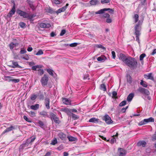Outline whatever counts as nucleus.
Instances as JSON below:
<instances>
[{"label":"nucleus","mask_w":156,"mask_h":156,"mask_svg":"<svg viewBox=\"0 0 156 156\" xmlns=\"http://www.w3.org/2000/svg\"><path fill=\"white\" fill-rule=\"evenodd\" d=\"M125 64L129 67L132 69H136L137 67V62L136 60L134 58L130 56L128 57L126 59Z\"/></svg>","instance_id":"1"},{"label":"nucleus","mask_w":156,"mask_h":156,"mask_svg":"<svg viewBox=\"0 0 156 156\" xmlns=\"http://www.w3.org/2000/svg\"><path fill=\"white\" fill-rule=\"evenodd\" d=\"M135 34L136 35V41H137L139 43H140L139 37L141 33L140 31L141 29V27L140 24L139 23L136 24L134 26Z\"/></svg>","instance_id":"2"},{"label":"nucleus","mask_w":156,"mask_h":156,"mask_svg":"<svg viewBox=\"0 0 156 156\" xmlns=\"http://www.w3.org/2000/svg\"><path fill=\"white\" fill-rule=\"evenodd\" d=\"M154 119L152 117H150L148 119H144L140 122L139 123V125L142 126L146 124L147 123L150 122H154Z\"/></svg>","instance_id":"3"},{"label":"nucleus","mask_w":156,"mask_h":156,"mask_svg":"<svg viewBox=\"0 0 156 156\" xmlns=\"http://www.w3.org/2000/svg\"><path fill=\"white\" fill-rule=\"evenodd\" d=\"M137 91L140 93L146 95L148 96L150 94V92L148 90L141 87H139L137 89Z\"/></svg>","instance_id":"4"},{"label":"nucleus","mask_w":156,"mask_h":156,"mask_svg":"<svg viewBox=\"0 0 156 156\" xmlns=\"http://www.w3.org/2000/svg\"><path fill=\"white\" fill-rule=\"evenodd\" d=\"M50 116L51 119H53L55 123L59 124L61 122L59 118L53 113H50Z\"/></svg>","instance_id":"5"},{"label":"nucleus","mask_w":156,"mask_h":156,"mask_svg":"<svg viewBox=\"0 0 156 156\" xmlns=\"http://www.w3.org/2000/svg\"><path fill=\"white\" fill-rule=\"evenodd\" d=\"M48 80V77L46 74H44L41 80V82L43 86H44L47 85Z\"/></svg>","instance_id":"6"},{"label":"nucleus","mask_w":156,"mask_h":156,"mask_svg":"<svg viewBox=\"0 0 156 156\" xmlns=\"http://www.w3.org/2000/svg\"><path fill=\"white\" fill-rule=\"evenodd\" d=\"M108 11L109 12L113 14L114 12V9L110 8H105L103 9H101L99 10L98 11L96 12L95 13L96 14H101L103 13L105 11Z\"/></svg>","instance_id":"7"},{"label":"nucleus","mask_w":156,"mask_h":156,"mask_svg":"<svg viewBox=\"0 0 156 156\" xmlns=\"http://www.w3.org/2000/svg\"><path fill=\"white\" fill-rule=\"evenodd\" d=\"M102 119L105 121L106 123L108 124L111 123L113 122L110 117L108 114H105L102 117Z\"/></svg>","instance_id":"8"},{"label":"nucleus","mask_w":156,"mask_h":156,"mask_svg":"<svg viewBox=\"0 0 156 156\" xmlns=\"http://www.w3.org/2000/svg\"><path fill=\"white\" fill-rule=\"evenodd\" d=\"M16 12L19 15L23 16L24 18H27L28 17V13H27L20 9H17Z\"/></svg>","instance_id":"9"},{"label":"nucleus","mask_w":156,"mask_h":156,"mask_svg":"<svg viewBox=\"0 0 156 156\" xmlns=\"http://www.w3.org/2000/svg\"><path fill=\"white\" fill-rule=\"evenodd\" d=\"M15 11V3H14L12 9L8 13L7 15V16L9 17H12V15L14 14Z\"/></svg>","instance_id":"10"},{"label":"nucleus","mask_w":156,"mask_h":156,"mask_svg":"<svg viewBox=\"0 0 156 156\" xmlns=\"http://www.w3.org/2000/svg\"><path fill=\"white\" fill-rule=\"evenodd\" d=\"M118 151L119 153V156H125L126 153V151L122 148H118Z\"/></svg>","instance_id":"11"},{"label":"nucleus","mask_w":156,"mask_h":156,"mask_svg":"<svg viewBox=\"0 0 156 156\" xmlns=\"http://www.w3.org/2000/svg\"><path fill=\"white\" fill-rule=\"evenodd\" d=\"M39 26L41 28H50L51 26V25L50 23H40L39 24Z\"/></svg>","instance_id":"12"},{"label":"nucleus","mask_w":156,"mask_h":156,"mask_svg":"<svg viewBox=\"0 0 156 156\" xmlns=\"http://www.w3.org/2000/svg\"><path fill=\"white\" fill-rule=\"evenodd\" d=\"M144 77L147 79H150L153 81L154 80V78L151 73L144 74Z\"/></svg>","instance_id":"13"},{"label":"nucleus","mask_w":156,"mask_h":156,"mask_svg":"<svg viewBox=\"0 0 156 156\" xmlns=\"http://www.w3.org/2000/svg\"><path fill=\"white\" fill-rule=\"evenodd\" d=\"M60 110L61 112H65L68 115H70V109L68 108H62L60 109Z\"/></svg>","instance_id":"14"},{"label":"nucleus","mask_w":156,"mask_h":156,"mask_svg":"<svg viewBox=\"0 0 156 156\" xmlns=\"http://www.w3.org/2000/svg\"><path fill=\"white\" fill-rule=\"evenodd\" d=\"M14 129V127L12 126H11L10 127L8 128L5 129L4 131L2 133V135L5 133L11 131Z\"/></svg>","instance_id":"15"},{"label":"nucleus","mask_w":156,"mask_h":156,"mask_svg":"<svg viewBox=\"0 0 156 156\" xmlns=\"http://www.w3.org/2000/svg\"><path fill=\"white\" fill-rule=\"evenodd\" d=\"M59 137L62 140H65L66 139V135L62 132H60L58 134Z\"/></svg>","instance_id":"16"},{"label":"nucleus","mask_w":156,"mask_h":156,"mask_svg":"<svg viewBox=\"0 0 156 156\" xmlns=\"http://www.w3.org/2000/svg\"><path fill=\"white\" fill-rule=\"evenodd\" d=\"M62 101L63 102V103L67 105H71V101L70 100L68 99H67L66 98H62Z\"/></svg>","instance_id":"17"},{"label":"nucleus","mask_w":156,"mask_h":156,"mask_svg":"<svg viewBox=\"0 0 156 156\" xmlns=\"http://www.w3.org/2000/svg\"><path fill=\"white\" fill-rule=\"evenodd\" d=\"M45 105L47 109H49L50 108V99L49 98H46L45 99Z\"/></svg>","instance_id":"18"},{"label":"nucleus","mask_w":156,"mask_h":156,"mask_svg":"<svg viewBox=\"0 0 156 156\" xmlns=\"http://www.w3.org/2000/svg\"><path fill=\"white\" fill-rule=\"evenodd\" d=\"M32 137H31L29 138V139H28L27 140V142H26V143H27V144H32L34 140H35L36 139V136H33V138L30 140L31 138Z\"/></svg>","instance_id":"19"},{"label":"nucleus","mask_w":156,"mask_h":156,"mask_svg":"<svg viewBox=\"0 0 156 156\" xmlns=\"http://www.w3.org/2000/svg\"><path fill=\"white\" fill-rule=\"evenodd\" d=\"M147 143L144 141H141L137 143V145L138 146H142L143 147H145Z\"/></svg>","instance_id":"20"},{"label":"nucleus","mask_w":156,"mask_h":156,"mask_svg":"<svg viewBox=\"0 0 156 156\" xmlns=\"http://www.w3.org/2000/svg\"><path fill=\"white\" fill-rule=\"evenodd\" d=\"M12 64L13 66H12V68H20L21 67L18 64V62L14 61H12Z\"/></svg>","instance_id":"21"},{"label":"nucleus","mask_w":156,"mask_h":156,"mask_svg":"<svg viewBox=\"0 0 156 156\" xmlns=\"http://www.w3.org/2000/svg\"><path fill=\"white\" fill-rule=\"evenodd\" d=\"M120 58L125 63L126 61V59H128V57H126L124 54L122 53L120 54Z\"/></svg>","instance_id":"22"},{"label":"nucleus","mask_w":156,"mask_h":156,"mask_svg":"<svg viewBox=\"0 0 156 156\" xmlns=\"http://www.w3.org/2000/svg\"><path fill=\"white\" fill-rule=\"evenodd\" d=\"M39 105L37 104H36L35 105H32L30 106V108L31 109L36 110H37L39 108Z\"/></svg>","instance_id":"23"},{"label":"nucleus","mask_w":156,"mask_h":156,"mask_svg":"<svg viewBox=\"0 0 156 156\" xmlns=\"http://www.w3.org/2000/svg\"><path fill=\"white\" fill-rule=\"evenodd\" d=\"M43 66L41 65H37L35 66H33L32 67L31 69L34 71H37V69L39 68L41 69L42 68Z\"/></svg>","instance_id":"24"},{"label":"nucleus","mask_w":156,"mask_h":156,"mask_svg":"<svg viewBox=\"0 0 156 156\" xmlns=\"http://www.w3.org/2000/svg\"><path fill=\"white\" fill-rule=\"evenodd\" d=\"M134 96V94L133 93L130 94L127 97V100L129 102H130L131 101L133 98Z\"/></svg>","instance_id":"25"},{"label":"nucleus","mask_w":156,"mask_h":156,"mask_svg":"<svg viewBox=\"0 0 156 156\" xmlns=\"http://www.w3.org/2000/svg\"><path fill=\"white\" fill-rule=\"evenodd\" d=\"M99 119L95 118H92L90 119L89 122H90L98 123V122Z\"/></svg>","instance_id":"26"},{"label":"nucleus","mask_w":156,"mask_h":156,"mask_svg":"<svg viewBox=\"0 0 156 156\" xmlns=\"http://www.w3.org/2000/svg\"><path fill=\"white\" fill-rule=\"evenodd\" d=\"M70 116H71L72 119L74 120L78 119L79 118V116L76 115L71 112Z\"/></svg>","instance_id":"27"},{"label":"nucleus","mask_w":156,"mask_h":156,"mask_svg":"<svg viewBox=\"0 0 156 156\" xmlns=\"http://www.w3.org/2000/svg\"><path fill=\"white\" fill-rule=\"evenodd\" d=\"M106 58L105 56L101 55V56L98 57L97 58V60L98 61L101 62H103L105 61V59Z\"/></svg>","instance_id":"28"},{"label":"nucleus","mask_w":156,"mask_h":156,"mask_svg":"<svg viewBox=\"0 0 156 156\" xmlns=\"http://www.w3.org/2000/svg\"><path fill=\"white\" fill-rule=\"evenodd\" d=\"M127 82L129 83H131L132 82V77L129 75H127Z\"/></svg>","instance_id":"29"},{"label":"nucleus","mask_w":156,"mask_h":156,"mask_svg":"<svg viewBox=\"0 0 156 156\" xmlns=\"http://www.w3.org/2000/svg\"><path fill=\"white\" fill-rule=\"evenodd\" d=\"M66 10V8L65 7H62V8L59 9L56 11V13H59L62 12H64Z\"/></svg>","instance_id":"30"},{"label":"nucleus","mask_w":156,"mask_h":156,"mask_svg":"<svg viewBox=\"0 0 156 156\" xmlns=\"http://www.w3.org/2000/svg\"><path fill=\"white\" fill-rule=\"evenodd\" d=\"M103 14L101 15V17L107 18L110 17V16L109 14L107 13H102Z\"/></svg>","instance_id":"31"},{"label":"nucleus","mask_w":156,"mask_h":156,"mask_svg":"<svg viewBox=\"0 0 156 156\" xmlns=\"http://www.w3.org/2000/svg\"><path fill=\"white\" fill-rule=\"evenodd\" d=\"M100 89L104 91H106V88L105 85L104 84H102L100 85Z\"/></svg>","instance_id":"32"},{"label":"nucleus","mask_w":156,"mask_h":156,"mask_svg":"<svg viewBox=\"0 0 156 156\" xmlns=\"http://www.w3.org/2000/svg\"><path fill=\"white\" fill-rule=\"evenodd\" d=\"M69 141H75L77 140V138L71 136L68 137Z\"/></svg>","instance_id":"33"},{"label":"nucleus","mask_w":156,"mask_h":156,"mask_svg":"<svg viewBox=\"0 0 156 156\" xmlns=\"http://www.w3.org/2000/svg\"><path fill=\"white\" fill-rule=\"evenodd\" d=\"M90 2L91 5H94L98 4V0H91Z\"/></svg>","instance_id":"34"},{"label":"nucleus","mask_w":156,"mask_h":156,"mask_svg":"<svg viewBox=\"0 0 156 156\" xmlns=\"http://www.w3.org/2000/svg\"><path fill=\"white\" fill-rule=\"evenodd\" d=\"M38 71L37 73L38 75L41 76L44 73V71L43 69H39L37 70Z\"/></svg>","instance_id":"35"},{"label":"nucleus","mask_w":156,"mask_h":156,"mask_svg":"<svg viewBox=\"0 0 156 156\" xmlns=\"http://www.w3.org/2000/svg\"><path fill=\"white\" fill-rule=\"evenodd\" d=\"M140 84L142 85L143 87H147V85L145 82L143 80H141L140 82Z\"/></svg>","instance_id":"36"},{"label":"nucleus","mask_w":156,"mask_h":156,"mask_svg":"<svg viewBox=\"0 0 156 156\" xmlns=\"http://www.w3.org/2000/svg\"><path fill=\"white\" fill-rule=\"evenodd\" d=\"M39 114L44 117H45L48 115L47 112L44 111L40 112Z\"/></svg>","instance_id":"37"},{"label":"nucleus","mask_w":156,"mask_h":156,"mask_svg":"<svg viewBox=\"0 0 156 156\" xmlns=\"http://www.w3.org/2000/svg\"><path fill=\"white\" fill-rule=\"evenodd\" d=\"M112 98L115 99L118 98L117 97V92L115 91H113L112 92Z\"/></svg>","instance_id":"38"},{"label":"nucleus","mask_w":156,"mask_h":156,"mask_svg":"<svg viewBox=\"0 0 156 156\" xmlns=\"http://www.w3.org/2000/svg\"><path fill=\"white\" fill-rule=\"evenodd\" d=\"M35 16L34 15H29L28 14V17L27 18L28 19L30 20H33V18L35 17Z\"/></svg>","instance_id":"39"},{"label":"nucleus","mask_w":156,"mask_h":156,"mask_svg":"<svg viewBox=\"0 0 156 156\" xmlns=\"http://www.w3.org/2000/svg\"><path fill=\"white\" fill-rule=\"evenodd\" d=\"M133 18L135 19V23H136V22H137L139 19L138 15L137 14H135L134 16L133 17Z\"/></svg>","instance_id":"40"},{"label":"nucleus","mask_w":156,"mask_h":156,"mask_svg":"<svg viewBox=\"0 0 156 156\" xmlns=\"http://www.w3.org/2000/svg\"><path fill=\"white\" fill-rule=\"evenodd\" d=\"M19 26L22 28H24L25 27L26 24L23 22H20L19 23Z\"/></svg>","instance_id":"41"},{"label":"nucleus","mask_w":156,"mask_h":156,"mask_svg":"<svg viewBox=\"0 0 156 156\" xmlns=\"http://www.w3.org/2000/svg\"><path fill=\"white\" fill-rule=\"evenodd\" d=\"M146 56V55L145 53H142V54L140 56V61H142L143 60L144 58Z\"/></svg>","instance_id":"42"},{"label":"nucleus","mask_w":156,"mask_h":156,"mask_svg":"<svg viewBox=\"0 0 156 156\" xmlns=\"http://www.w3.org/2000/svg\"><path fill=\"white\" fill-rule=\"evenodd\" d=\"M57 143V139L56 138H54V139L52 141V142L51 144L54 145Z\"/></svg>","instance_id":"43"},{"label":"nucleus","mask_w":156,"mask_h":156,"mask_svg":"<svg viewBox=\"0 0 156 156\" xmlns=\"http://www.w3.org/2000/svg\"><path fill=\"white\" fill-rule=\"evenodd\" d=\"M38 123L39 124L41 128H43L44 124V122L41 121L39 120L38 122Z\"/></svg>","instance_id":"44"},{"label":"nucleus","mask_w":156,"mask_h":156,"mask_svg":"<svg viewBox=\"0 0 156 156\" xmlns=\"http://www.w3.org/2000/svg\"><path fill=\"white\" fill-rule=\"evenodd\" d=\"M43 54V52L41 50H39L35 55H42Z\"/></svg>","instance_id":"45"},{"label":"nucleus","mask_w":156,"mask_h":156,"mask_svg":"<svg viewBox=\"0 0 156 156\" xmlns=\"http://www.w3.org/2000/svg\"><path fill=\"white\" fill-rule=\"evenodd\" d=\"M47 72L49 73V74L52 76H53V71L50 69H47Z\"/></svg>","instance_id":"46"},{"label":"nucleus","mask_w":156,"mask_h":156,"mask_svg":"<svg viewBox=\"0 0 156 156\" xmlns=\"http://www.w3.org/2000/svg\"><path fill=\"white\" fill-rule=\"evenodd\" d=\"M126 101H122L119 104V106H122L126 104Z\"/></svg>","instance_id":"47"},{"label":"nucleus","mask_w":156,"mask_h":156,"mask_svg":"<svg viewBox=\"0 0 156 156\" xmlns=\"http://www.w3.org/2000/svg\"><path fill=\"white\" fill-rule=\"evenodd\" d=\"M112 21V19L110 18V17L106 18V22L107 23H111Z\"/></svg>","instance_id":"48"},{"label":"nucleus","mask_w":156,"mask_h":156,"mask_svg":"<svg viewBox=\"0 0 156 156\" xmlns=\"http://www.w3.org/2000/svg\"><path fill=\"white\" fill-rule=\"evenodd\" d=\"M23 118L27 121L31 123L32 122V121L30 119L28 118L27 116L25 115L23 116Z\"/></svg>","instance_id":"49"},{"label":"nucleus","mask_w":156,"mask_h":156,"mask_svg":"<svg viewBox=\"0 0 156 156\" xmlns=\"http://www.w3.org/2000/svg\"><path fill=\"white\" fill-rule=\"evenodd\" d=\"M110 1V0H101V2L102 4L108 3Z\"/></svg>","instance_id":"50"},{"label":"nucleus","mask_w":156,"mask_h":156,"mask_svg":"<svg viewBox=\"0 0 156 156\" xmlns=\"http://www.w3.org/2000/svg\"><path fill=\"white\" fill-rule=\"evenodd\" d=\"M20 80L19 79H10L9 81H12L14 82L15 83H17L19 82Z\"/></svg>","instance_id":"51"},{"label":"nucleus","mask_w":156,"mask_h":156,"mask_svg":"<svg viewBox=\"0 0 156 156\" xmlns=\"http://www.w3.org/2000/svg\"><path fill=\"white\" fill-rule=\"evenodd\" d=\"M151 139L152 141H154L156 140V131L152 136Z\"/></svg>","instance_id":"52"},{"label":"nucleus","mask_w":156,"mask_h":156,"mask_svg":"<svg viewBox=\"0 0 156 156\" xmlns=\"http://www.w3.org/2000/svg\"><path fill=\"white\" fill-rule=\"evenodd\" d=\"M37 98V96L35 94H33L31 95L30 99L31 100L34 101Z\"/></svg>","instance_id":"53"},{"label":"nucleus","mask_w":156,"mask_h":156,"mask_svg":"<svg viewBox=\"0 0 156 156\" xmlns=\"http://www.w3.org/2000/svg\"><path fill=\"white\" fill-rule=\"evenodd\" d=\"M96 46L97 48H101L103 49H105V50H106L105 48L101 44H96Z\"/></svg>","instance_id":"54"},{"label":"nucleus","mask_w":156,"mask_h":156,"mask_svg":"<svg viewBox=\"0 0 156 156\" xmlns=\"http://www.w3.org/2000/svg\"><path fill=\"white\" fill-rule=\"evenodd\" d=\"M9 46L10 49H12L14 47V43L13 42L11 43L9 45Z\"/></svg>","instance_id":"55"},{"label":"nucleus","mask_w":156,"mask_h":156,"mask_svg":"<svg viewBox=\"0 0 156 156\" xmlns=\"http://www.w3.org/2000/svg\"><path fill=\"white\" fill-rule=\"evenodd\" d=\"M22 58L27 60H28L29 59V57L27 55H25L23 57H22Z\"/></svg>","instance_id":"56"},{"label":"nucleus","mask_w":156,"mask_h":156,"mask_svg":"<svg viewBox=\"0 0 156 156\" xmlns=\"http://www.w3.org/2000/svg\"><path fill=\"white\" fill-rule=\"evenodd\" d=\"M53 2L55 4H60L61 3L59 0H54Z\"/></svg>","instance_id":"57"},{"label":"nucleus","mask_w":156,"mask_h":156,"mask_svg":"<svg viewBox=\"0 0 156 156\" xmlns=\"http://www.w3.org/2000/svg\"><path fill=\"white\" fill-rule=\"evenodd\" d=\"M78 45L77 43H73L70 44L69 46L71 47H75Z\"/></svg>","instance_id":"58"},{"label":"nucleus","mask_w":156,"mask_h":156,"mask_svg":"<svg viewBox=\"0 0 156 156\" xmlns=\"http://www.w3.org/2000/svg\"><path fill=\"white\" fill-rule=\"evenodd\" d=\"M30 115L32 116L35 117L36 116V113L35 112L32 111H31L30 112Z\"/></svg>","instance_id":"59"},{"label":"nucleus","mask_w":156,"mask_h":156,"mask_svg":"<svg viewBox=\"0 0 156 156\" xmlns=\"http://www.w3.org/2000/svg\"><path fill=\"white\" fill-rule=\"evenodd\" d=\"M66 32V30H62L60 34V35L61 36H63Z\"/></svg>","instance_id":"60"},{"label":"nucleus","mask_w":156,"mask_h":156,"mask_svg":"<svg viewBox=\"0 0 156 156\" xmlns=\"http://www.w3.org/2000/svg\"><path fill=\"white\" fill-rule=\"evenodd\" d=\"M112 57L113 58L115 59L116 57L115 53L114 51H112Z\"/></svg>","instance_id":"61"},{"label":"nucleus","mask_w":156,"mask_h":156,"mask_svg":"<svg viewBox=\"0 0 156 156\" xmlns=\"http://www.w3.org/2000/svg\"><path fill=\"white\" fill-rule=\"evenodd\" d=\"M89 75L88 74H87L86 75H84V77H83V79L85 80V79H89Z\"/></svg>","instance_id":"62"},{"label":"nucleus","mask_w":156,"mask_h":156,"mask_svg":"<svg viewBox=\"0 0 156 156\" xmlns=\"http://www.w3.org/2000/svg\"><path fill=\"white\" fill-rule=\"evenodd\" d=\"M27 51L25 49H22L20 51V54H24Z\"/></svg>","instance_id":"63"},{"label":"nucleus","mask_w":156,"mask_h":156,"mask_svg":"<svg viewBox=\"0 0 156 156\" xmlns=\"http://www.w3.org/2000/svg\"><path fill=\"white\" fill-rule=\"evenodd\" d=\"M51 155V153L50 152H47L44 156H49Z\"/></svg>","instance_id":"64"}]
</instances>
